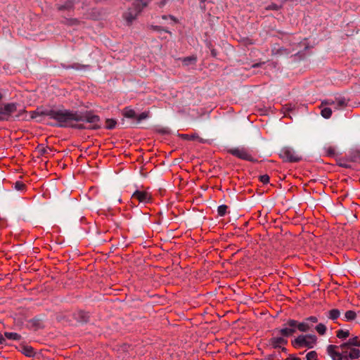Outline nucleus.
Listing matches in <instances>:
<instances>
[{
  "label": "nucleus",
  "instance_id": "obj_46",
  "mask_svg": "<svg viewBox=\"0 0 360 360\" xmlns=\"http://www.w3.org/2000/svg\"><path fill=\"white\" fill-rule=\"evenodd\" d=\"M3 98V96L2 94L0 93V100H1V98Z\"/></svg>",
  "mask_w": 360,
  "mask_h": 360
},
{
  "label": "nucleus",
  "instance_id": "obj_21",
  "mask_svg": "<svg viewBox=\"0 0 360 360\" xmlns=\"http://www.w3.org/2000/svg\"><path fill=\"white\" fill-rule=\"evenodd\" d=\"M340 310H338L337 309H333L328 311V317L330 319L335 320L340 316Z\"/></svg>",
  "mask_w": 360,
  "mask_h": 360
},
{
  "label": "nucleus",
  "instance_id": "obj_36",
  "mask_svg": "<svg viewBox=\"0 0 360 360\" xmlns=\"http://www.w3.org/2000/svg\"><path fill=\"white\" fill-rule=\"evenodd\" d=\"M259 180L263 184H267L269 181V176L267 174H264L259 176Z\"/></svg>",
  "mask_w": 360,
  "mask_h": 360
},
{
  "label": "nucleus",
  "instance_id": "obj_28",
  "mask_svg": "<svg viewBox=\"0 0 360 360\" xmlns=\"http://www.w3.org/2000/svg\"><path fill=\"white\" fill-rule=\"evenodd\" d=\"M316 330L320 335H324L326 331V327L323 323H319L316 326Z\"/></svg>",
  "mask_w": 360,
  "mask_h": 360
},
{
  "label": "nucleus",
  "instance_id": "obj_16",
  "mask_svg": "<svg viewBox=\"0 0 360 360\" xmlns=\"http://www.w3.org/2000/svg\"><path fill=\"white\" fill-rule=\"evenodd\" d=\"M122 115L124 117L127 118H136V114L134 110L125 108L122 111Z\"/></svg>",
  "mask_w": 360,
  "mask_h": 360
},
{
  "label": "nucleus",
  "instance_id": "obj_44",
  "mask_svg": "<svg viewBox=\"0 0 360 360\" xmlns=\"http://www.w3.org/2000/svg\"><path fill=\"white\" fill-rule=\"evenodd\" d=\"M206 1H207V0H200V1L201 3H204V2H205Z\"/></svg>",
  "mask_w": 360,
  "mask_h": 360
},
{
  "label": "nucleus",
  "instance_id": "obj_30",
  "mask_svg": "<svg viewBox=\"0 0 360 360\" xmlns=\"http://www.w3.org/2000/svg\"><path fill=\"white\" fill-rule=\"evenodd\" d=\"M25 184L22 182V181H16L15 184H14V188L15 190L17 191H22L25 189Z\"/></svg>",
  "mask_w": 360,
  "mask_h": 360
},
{
  "label": "nucleus",
  "instance_id": "obj_41",
  "mask_svg": "<svg viewBox=\"0 0 360 360\" xmlns=\"http://www.w3.org/2000/svg\"><path fill=\"white\" fill-rule=\"evenodd\" d=\"M290 360H302L300 358H298V357H290Z\"/></svg>",
  "mask_w": 360,
  "mask_h": 360
},
{
  "label": "nucleus",
  "instance_id": "obj_10",
  "mask_svg": "<svg viewBox=\"0 0 360 360\" xmlns=\"http://www.w3.org/2000/svg\"><path fill=\"white\" fill-rule=\"evenodd\" d=\"M269 344L273 348L277 349L281 347L282 345L288 344V340L284 337H273L269 340Z\"/></svg>",
  "mask_w": 360,
  "mask_h": 360
},
{
  "label": "nucleus",
  "instance_id": "obj_18",
  "mask_svg": "<svg viewBox=\"0 0 360 360\" xmlns=\"http://www.w3.org/2000/svg\"><path fill=\"white\" fill-rule=\"evenodd\" d=\"M4 336L6 338L13 340H20L21 338V335L20 334L12 332H5Z\"/></svg>",
  "mask_w": 360,
  "mask_h": 360
},
{
  "label": "nucleus",
  "instance_id": "obj_7",
  "mask_svg": "<svg viewBox=\"0 0 360 360\" xmlns=\"http://www.w3.org/2000/svg\"><path fill=\"white\" fill-rule=\"evenodd\" d=\"M285 326L287 327L283 328L279 330V333L283 337H289L292 335L297 329V321L294 319H289Z\"/></svg>",
  "mask_w": 360,
  "mask_h": 360
},
{
  "label": "nucleus",
  "instance_id": "obj_45",
  "mask_svg": "<svg viewBox=\"0 0 360 360\" xmlns=\"http://www.w3.org/2000/svg\"><path fill=\"white\" fill-rule=\"evenodd\" d=\"M271 8H272V9H276V6H273L271 7Z\"/></svg>",
  "mask_w": 360,
  "mask_h": 360
},
{
  "label": "nucleus",
  "instance_id": "obj_23",
  "mask_svg": "<svg viewBox=\"0 0 360 360\" xmlns=\"http://www.w3.org/2000/svg\"><path fill=\"white\" fill-rule=\"evenodd\" d=\"M324 150L326 154L329 157H335L337 154L335 148L331 146L325 147Z\"/></svg>",
  "mask_w": 360,
  "mask_h": 360
},
{
  "label": "nucleus",
  "instance_id": "obj_32",
  "mask_svg": "<svg viewBox=\"0 0 360 360\" xmlns=\"http://www.w3.org/2000/svg\"><path fill=\"white\" fill-rule=\"evenodd\" d=\"M74 1L72 0L68 1L64 5L59 7L60 10L70 9L73 6Z\"/></svg>",
  "mask_w": 360,
  "mask_h": 360
},
{
  "label": "nucleus",
  "instance_id": "obj_25",
  "mask_svg": "<svg viewBox=\"0 0 360 360\" xmlns=\"http://www.w3.org/2000/svg\"><path fill=\"white\" fill-rule=\"evenodd\" d=\"M336 336L340 339H346L349 336V330H338L336 332Z\"/></svg>",
  "mask_w": 360,
  "mask_h": 360
},
{
  "label": "nucleus",
  "instance_id": "obj_8",
  "mask_svg": "<svg viewBox=\"0 0 360 360\" xmlns=\"http://www.w3.org/2000/svg\"><path fill=\"white\" fill-rule=\"evenodd\" d=\"M151 200V195L145 191H136L131 195V200H137L139 202L147 203Z\"/></svg>",
  "mask_w": 360,
  "mask_h": 360
},
{
  "label": "nucleus",
  "instance_id": "obj_34",
  "mask_svg": "<svg viewBox=\"0 0 360 360\" xmlns=\"http://www.w3.org/2000/svg\"><path fill=\"white\" fill-rule=\"evenodd\" d=\"M350 348L340 349V354H342V360L347 359L349 357L348 354Z\"/></svg>",
  "mask_w": 360,
  "mask_h": 360
},
{
  "label": "nucleus",
  "instance_id": "obj_5",
  "mask_svg": "<svg viewBox=\"0 0 360 360\" xmlns=\"http://www.w3.org/2000/svg\"><path fill=\"white\" fill-rule=\"evenodd\" d=\"M280 157L286 162H299L302 158L290 147L283 148L280 153Z\"/></svg>",
  "mask_w": 360,
  "mask_h": 360
},
{
  "label": "nucleus",
  "instance_id": "obj_47",
  "mask_svg": "<svg viewBox=\"0 0 360 360\" xmlns=\"http://www.w3.org/2000/svg\"><path fill=\"white\" fill-rule=\"evenodd\" d=\"M162 18H163V19H167V16H166V15H163V16H162Z\"/></svg>",
  "mask_w": 360,
  "mask_h": 360
},
{
  "label": "nucleus",
  "instance_id": "obj_42",
  "mask_svg": "<svg viewBox=\"0 0 360 360\" xmlns=\"http://www.w3.org/2000/svg\"><path fill=\"white\" fill-rule=\"evenodd\" d=\"M280 349H281V351H282V352H286V351H287L286 348H285V347H282V346H281V347H280Z\"/></svg>",
  "mask_w": 360,
  "mask_h": 360
},
{
  "label": "nucleus",
  "instance_id": "obj_3",
  "mask_svg": "<svg viewBox=\"0 0 360 360\" xmlns=\"http://www.w3.org/2000/svg\"><path fill=\"white\" fill-rule=\"evenodd\" d=\"M228 152L232 155L249 162H256L257 160L253 157L250 150L245 147H237L228 150Z\"/></svg>",
  "mask_w": 360,
  "mask_h": 360
},
{
  "label": "nucleus",
  "instance_id": "obj_24",
  "mask_svg": "<svg viewBox=\"0 0 360 360\" xmlns=\"http://www.w3.org/2000/svg\"><path fill=\"white\" fill-rule=\"evenodd\" d=\"M197 60V58L195 56H188V57H185L182 59V62L184 63V65H188L190 64H194L195 63Z\"/></svg>",
  "mask_w": 360,
  "mask_h": 360
},
{
  "label": "nucleus",
  "instance_id": "obj_19",
  "mask_svg": "<svg viewBox=\"0 0 360 360\" xmlns=\"http://www.w3.org/2000/svg\"><path fill=\"white\" fill-rule=\"evenodd\" d=\"M351 359H356L360 357V350L356 348H350L348 354Z\"/></svg>",
  "mask_w": 360,
  "mask_h": 360
},
{
  "label": "nucleus",
  "instance_id": "obj_48",
  "mask_svg": "<svg viewBox=\"0 0 360 360\" xmlns=\"http://www.w3.org/2000/svg\"><path fill=\"white\" fill-rule=\"evenodd\" d=\"M340 165L343 167L345 165V163L340 164Z\"/></svg>",
  "mask_w": 360,
  "mask_h": 360
},
{
  "label": "nucleus",
  "instance_id": "obj_12",
  "mask_svg": "<svg viewBox=\"0 0 360 360\" xmlns=\"http://www.w3.org/2000/svg\"><path fill=\"white\" fill-rule=\"evenodd\" d=\"M30 327L34 330H38L39 328H43V322L42 320L39 318L34 317L30 319L29 321Z\"/></svg>",
  "mask_w": 360,
  "mask_h": 360
},
{
  "label": "nucleus",
  "instance_id": "obj_11",
  "mask_svg": "<svg viewBox=\"0 0 360 360\" xmlns=\"http://www.w3.org/2000/svg\"><path fill=\"white\" fill-rule=\"evenodd\" d=\"M352 347H360V340L358 337L350 338L347 342L340 345V349L352 348Z\"/></svg>",
  "mask_w": 360,
  "mask_h": 360
},
{
  "label": "nucleus",
  "instance_id": "obj_31",
  "mask_svg": "<svg viewBox=\"0 0 360 360\" xmlns=\"http://www.w3.org/2000/svg\"><path fill=\"white\" fill-rule=\"evenodd\" d=\"M317 353L315 351H311L306 355L307 360H317Z\"/></svg>",
  "mask_w": 360,
  "mask_h": 360
},
{
  "label": "nucleus",
  "instance_id": "obj_9",
  "mask_svg": "<svg viewBox=\"0 0 360 360\" xmlns=\"http://www.w3.org/2000/svg\"><path fill=\"white\" fill-rule=\"evenodd\" d=\"M338 349H340V346L334 345H329L327 347V353L333 360H342V354H340Z\"/></svg>",
  "mask_w": 360,
  "mask_h": 360
},
{
  "label": "nucleus",
  "instance_id": "obj_14",
  "mask_svg": "<svg viewBox=\"0 0 360 360\" xmlns=\"http://www.w3.org/2000/svg\"><path fill=\"white\" fill-rule=\"evenodd\" d=\"M312 326L313 325L307 323L305 319L303 322L301 323L297 321V329L301 332H307L312 328Z\"/></svg>",
  "mask_w": 360,
  "mask_h": 360
},
{
  "label": "nucleus",
  "instance_id": "obj_29",
  "mask_svg": "<svg viewBox=\"0 0 360 360\" xmlns=\"http://www.w3.org/2000/svg\"><path fill=\"white\" fill-rule=\"evenodd\" d=\"M105 123V128L108 129H112L115 128L117 122L112 119H107Z\"/></svg>",
  "mask_w": 360,
  "mask_h": 360
},
{
  "label": "nucleus",
  "instance_id": "obj_15",
  "mask_svg": "<svg viewBox=\"0 0 360 360\" xmlns=\"http://www.w3.org/2000/svg\"><path fill=\"white\" fill-rule=\"evenodd\" d=\"M21 352L28 357H32L34 356L35 352L34 349L31 346L24 345L21 348Z\"/></svg>",
  "mask_w": 360,
  "mask_h": 360
},
{
  "label": "nucleus",
  "instance_id": "obj_49",
  "mask_svg": "<svg viewBox=\"0 0 360 360\" xmlns=\"http://www.w3.org/2000/svg\"><path fill=\"white\" fill-rule=\"evenodd\" d=\"M46 152V150L45 149H43V151L42 153H44Z\"/></svg>",
  "mask_w": 360,
  "mask_h": 360
},
{
  "label": "nucleus",
  "instance_id": "obj_35",
  "mask_svg": "<svg viewBox=\"0 0 360 360\" xmlns=\"http://www.w3.org/2000/svg\"><path fill=\"white\" fill-rule=\"evenodd\" d=\"M305 320L307 321V323H309V324H311V325L314 323L318 322V319L314 316H309V317L305 319Z\"/></svg>",
  "mask_w": 360,
  "mask_h": 360
},
{
  "label": "nucleus",
  "instance_id": "obj_39",
  "mask_svg": "<svg viewBox=\"0 0 360 360\" xmlns=\"http://www.w3.org/2000/svg\"><path fill=\"white\" fill-rule=\"evenodd\" d=\"M211 54H212V56L216 57L217 56V51H216V50L215 49H212L211 50Z\"/></svg>",
  "mask_w": 360,
  "mask_h": 360
},
{
  "label": "nucleus",
  "instance_id": "obj_40",
  "mask_svg": "<svg viewBox=\"0 0 360 360\" xmlns=\"http://www.w3.org/2000/svg\"><path fill=\"white\" fill-rule=\"evenodd\" d=\"M37 115H39V112H32V118H35Z\"/></svg>",
  "mask_w": 360,
  "mask_h": 360
},
{
  "label": "nucleus",
  "instance_id": "obj_27",
  "mask_svg": "<svg viewBox=\"0 0 360 360\" xmlns=\"http://www.w3.org/2000/svg\"><path fill=\"white\" fill-rule=\"evenodd\" d=\"M149 117V112H143L139 115L136 116V122L139 123L143 120H145Z\"/></svg>",
  "mask_w": 360,
  "mask_h": 360
},
{
  "label": "nucleus",
  "instance_id": "obj_50",
  "mask_svg": "<svg viewBox=\"0 0 360 360\" xmlns=\"http://www.w3.org/2000/svg\"><path fill=\"white\" fill-rule=\"evenodd\" d=\"M165 4V2L161 3V6H163Z\"/></svg>",
  "mask_w": 360,
  "mask_h": 360
},
{
  "label": "nucleus",
  "instance_id": "obj_37",
  "mask_svg": "<svg viewBox=\"0 0 360 360\" xmlns=\"http://www.w3.org/2000/svg\"><path fill=\"white\" fill-rule=\"evenodd\" d=\"M5 341H6V338L4 335L0 334V344L2 345V344H4L5 343Z\"/></svg>",
  "mask_w": 360,
  "mask_h": 360
},
{
  "label": "nucleus",
  "instance_id": "obj_26",
  "mask_svg": "<svg viewBox=\"0 0 360 360\" xmlns=\"http://www.w3.org/2000/svg\"><path fill=\"white\" fill-rule=\"evenodd\" d=\"M228 206H226V205H219L217 208L218 214L220 217L224 216L226 214Z\"/></svg>",
  "mask_w": 360,
  "mask_h": 360
},
{
  "label": "nucleus",
  "instance_id": "obj_1",
  "mask_svg": "<svg viewBox=\"0 0 360 360\" xmlns=\"http://www.w3.org/2000/svg\"><path fill=\"white\" fill-rule=\"evenodd\" d=\"M44 115L57 122L59 127H70L78 129H97L101 127L100 117L91 111H73L66 109H56L42 111Z\"/></svg>",
  "mask_w": 360,
  "mask_h": 360
},
{
  "label": "nucleus",
  "instance_id": "obj_22",
  "mask_svg": "<svg viewBox=\"0 0 360 360\" xmlns=\"http://www.w3.org/2000/svg\"><path fill=\"white\" fill-rule=\"evenodd\" d=\"M321 115L326 119H328L332 115V110L328 107H323L321 111Z\"/></svg>",
  "mask_w": 360,
  "mask_h": 360
},
{
  "label": "nucleus",
  "instance_id": "obj_33",
  "mask_svg": "<svg viewBox=\"0 0 360 360\" xmlns=\"http://www.w3.org/2000/svg\"><path fill=\"white\" fill-rule=\"evenodd\" d=\"M335 103V101H333L331 99H326L321 102L320 108H323V106H326V105H333L334 106Z\"/></svg>",
  "mask_w": 360,
  "mask_h": 360
},
{
  "label": "nucleus",
  "instance_id": "obj_6",
  "mask_svg": "<svg viewBox=\"0 0 360 360\" xmlns=\"http://www.w3.org/2000/svg\"><path fill=\"white\" fill-rule=\"evenodd\" d=\"M17 110L15 103L0 105V121L8 120L11 115Z\"/></svg>",
  "mask_w": 360,
  "mask_h": 360
},
{
  "label": "nucleus",
  "instance_id": "obj_20",
  "mask_svg": "<svg viewBox=\"0 0 360 360\" xmlns=\"http://www.w3.org/2000/svg\"><path fill=\"white\" fill-rule=\"evenodd\" d=\"M356 314L354 311H352V310H349V311H347L345 314V321H353L356 319Z\"/></svg>",
  "mask_w": 360,
  "mask_h": 360
},
{
  "label": "nucleus",
  "instance_id": "obj_17",
  "mask_svg": "<svg viewBox=\"0 0 360 360\" xmlns=\"http://www.w3.org/2000/svg\"><path fill=\"white\" fill-rule=\"evenodd\" d=\"M181 139L184 140H198L199 141H202V139L198 136V134H181L179 135Z\"/></svg>",
  "mask_w": 360,
  "mask_h": 360
},
{
  "label": "nucleus",
  "instance_id": "obj_38",
  "mask_svg": "<svg viewBox=\"0 0 360 360\" xmlns=\"http://www.w3.org/2000/svg\"><path fill=\"white\" fill-rule=\"evenodd\" d=\"M264 64V63H255L252 65V68H258V67H260L262 65Z\"/></svg>",
  "mask_w": 360,
  "mask_h": 360
},
{
  "label": "nucleus",
  "instance_id": "obj_13",
  "mask_svg": "<svg viewBox=\"0 0 360 360\" xmlns=\"http://www.w3.org/2000/svg\"><path fill=\"white\" fill-rule=\"evenodd\" d=\"M334 108L335 110L342 109L347 105V100L344 97L337 98L335 101Z\"/></svg>",
  "mask_w": 360,
  "mask_h": 360
},
{
  "label": "nucleus",
  "instance_id": "obj_2",
  "mask_svg": "<svg viewBox=\"0 0 360 360\" xmlns=\"http://www.w3.org/2000/svg\"><path fill=\"white\" fill-rule=\"evenodd\" d=\"M317 338L314 335H299L292 341V345L295 348L306 347L308 348L314 347Z\"/></svg>",
  "mask_w": 360,
  "mask_h": 360
},
{
  "label": "nucleus",
  "instance_id": "obj_4",
  "mask_svg": "<svg viewBox=\"0 0 360 360\" xmlns=\"http://www.w3.org/2000/svg\"><path fill=\"white\" fill-rule=\"evenodd\" d=\"M141 11V3L139 1H136L133 4L132 7L129 8L124 13L123 18L128 25H131L134 20H136Z\"/></svg>",
  "mask_w": 360,
  "mask_h": 360
},
{
  "label": "nucleus",
  "instance_id": "obj_43",
  "mask_svg": "<svg viewBox=\"0 0 360 360\" xmlns=\"http://www.w3.org/2000/svg\"><path fill=\"white\" fill-rule=\"evenodd\" d=\"M169 18L175 21V18L173 16L170 15Z\"/></svg>",
  "mask_w": 360,
  "mask_h": 360
}]
</instances>
